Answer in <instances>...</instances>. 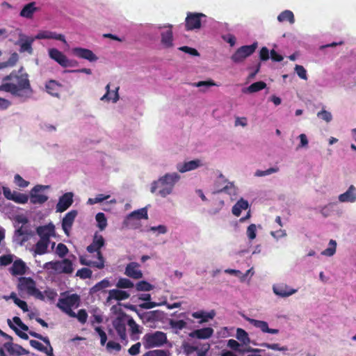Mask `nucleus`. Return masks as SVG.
Here are the masks:
<instances>
[{
	"instance_id": "e433bc0d",
	"label": "nucleus",
	"mask_w": 356,
	"mask_h": 356,
	"mask_svg": "<svg viewBox=\"0 0 356 356\" xmlns=\"http://www.w3.org/2000/svg\"><path fill=\"white\" fill-rule=\"evenodd\" d=\"M113 327L118 332L121 339L124 340L126 339V326L125 324L120 319H117L113 322Z\"/></svg>"
},
{
	"instance_id": "0e129e2a",
	"label": "nucleus",
	"mask_w": 356,
	"mask_h": 356,
	"mask_svg": "<svg viewBox=\"0 0 356 356\" xmlns=\"http://www.w3.org/2000/svg\"><path fill=\"white\" fill-rule=\"evenodd\" d=\"M217 84L211 79L207 81H201L193 83V86L195 87L201 88L204 86L207 88L211 86H215Z\"/></svg>"
},
{
	"instance_id": "49530a36",
	"label": "nucleus",
	"mask_w": 356,
	"mask_h": 356,
	"mask_svg": "<svg viewBox=\"0 0 356 356\" xmlns=\"http://www.w3.org/2000/svg\"><path fill=\"white\" fill-rule=\"evenodd\" d=\"M337 242L336 241L331 239L329 242V247L322 252V254L331 257L333 256L336 252Z\"/></svg>"
},
{
	"instance_id": "bb28decb",
	"label": "nucleus",
	"mask_w": 356,
	"mask_h": 356,
	"mask_svg": "<svg viewBox=\"0 0 356 356\" xmlns=\"http://www.w3.org/2000/svg\"><path fill=\"white\" fill-rule=\"evenodd\" d=\"M201 165L200 161L198 159L190 161L188 162H185L184 163H179L177 166V170L181 172H186L188 171H191L195 170L200 167Z\"/></svg>"
},
{
	"instance_id": "a211bd4d",
	"label": "nucleus",
	"mask_w": 356,
	"mask_h": 356,
	"mask_svg": "<svg viewBox=\"0 0 356 356\" xmlns=\"http://www.w3.org/2000/svg\"><path fill=\"white\" fill-rule=\"evenodd\" d=\"M77 215V211L76 210H72L63 218L62 220V228L65 234L69 236L70 230L72 228L74 219Z\"/></svg>"
},
{
	"instance_id": "c756f323",
	"label": "nucleus",
	"mask_w": 356,
	"mask_h": 356,
	"mask_svg": "<svg viewBox=\"0 0 356 356\" xmlns=\"http://www.w3.org/2000/svg\"><path fill=\"white\" fill-rule=\"evenodd\" d=\"M35 6V2H31L25 5L20 11V16L27 19H31L34 13L38 10V8Z\"/></svg>"
},
{
	"instance_id": "8fccbe9b",
	"label": "nucleus",
	"mask_w": 356,
	"mask_h": 356,
	"mask_svg": "<svg viewBox=\"0 0 356 356\" xmlns=\"http://www.w3.org/2000/svg\"><path fill=\"white\" fill-rule=\"evenodd\" d=\"M63 273H72L73 272V266L72 261L68 259H64L62 261Z\"/></svg>"
},
{
	"instance_id": "6e6552de",
	"label": "nucleus",
	"mask_w": 356,
	"mask_h": 356,
	"mask_svg": "<svg viewBox=\"0 0 356 356\" xmlns=\"http://www.w3.org/2000/svg\"><path fill=\"white\" fill-rule=\"evenodd\" d=\"M257 47V42L250 45H244L238 48L231 56L232 60L235 63L243 62L247 57L252 55Z\"/></svg>"
},
{
	"instance_id": "1a4fd4ad",
	"label": "nucleus",
	"mask_w": 356,
	"mask_h": 356,
	"mask_svg": "<svg viewBox=\"0 0 356 356\" xmlns=\"http://www.w3.org/2000/svg\"><path fill=\"white\" fill-rule=\"evenodd\" d=\"M49 56L63 67H75L77 65L76 61L68 59L63 52L56 48L49 49Z\"/></svg>"
},
{
	"instance_id": "f257e3e1",
	"label": "nucleus",
	"mask_w": 356,
	"mask_h": 356,
	"mask_svg": "<svg viewBox=\"0 0 356 356\" xmlns=\"http://www.w3.org/2000/svg\"><path fill=\"white\" fill-rule=\"evenodd\" d=\"M0 91L9 92L24 100L32 96L33 90L29 74L24 70L23 67L18 70H13L10 74L3 78Z\"/></svg>"
},
{
	"instance_id": "69168bd1",
	"label": "nucleus",
	"mask_w": 356,
	"mask_h": 356,
	"mask_svg": "<svg viewBox=\"0 0 356 356\" xmlns=\"http://www.w3.org/2000/svg\"><path fill=\"white\" fill-rule=\"evenodd\" d=\"M247 235L250 240H253L257 236V227L254 224L250 225L247 228Z\"/></svg>"
},
{
	"instance_id": "393cba45",
	"label": "nucleus",
	"mask_w": 356,
	"mask_h": 356,
	"mask_svg": "<svg viewBox=\"0 0 356 356\" xmlns=\"http://www.w3.org/2000/svg\"><path fill=\"white\" fill-rule=\"evenodd\" d=\"M36 39H55L66 44L65 38L63 34L52 31H42L35 36Z\"/></svg>"
},
{
	"instance_id": "864d4df0",
	"label": "nucleus",
	"mask_w": 356,
	"mask_h": 356,
	"mask_svg": "<svg viewBox=\"0 0 356 356\" xmlns=\"http://www.w3.org/2000/svg\"><path fill=\"white\" fill-rule=\"evenodd\" d=\"M260 346L261 347L267 348L268 349L274 350L286 351L288 350V348L286 346L280 347V345L278 343H261Z\"/></svg>"
},
{
	"instance_id": "c85d7f7f",
	"label": "nucleus",
	"mask_w": 356,
	"mask_h": 356,
	"mask_svg": "<svg viewBox=\"0 0 356 356\" xmlns=\"http://www.w3.org/2000/svg\"><path fill=\"white\" fill-rule=\"evenodd\" d=\"M129 294L124 291H121L119 289H112L108 292V296L107 298V301H110L111 300H123L129 298Z\"/></svg>"
},
{
	"instance_id": "cd10ccee",
	"label": "nucleus",
	"mask_w": 356,
	"mask_h": 356,
	"mask_svg": "<svg viewBox=\"0 0 356 356\" xmlns=\"http://www.w3.org/2000/svg\"><path fill=\"white\" fill-rule=\"evenodd\" d=\"M132 218H136L138 220L140 219H147L148 218V214H147V210L146 208H142L140 209H138L136 211H132L130 213L125 220L123 222V226L124 227V224L127 223L129 220H130Z\"/></svg>"
},
{
	"instance_id": "2eb2a0df",
	"label": "nucleus",
	"mask_w": 356,
	"mask_h": 356,
	"mask_svg": "<svg viewBox=\"0 0 356 356\" xmlns=\"http://www.w3.org/2000/svg\"><path fill=\"white\" fill-rule=\"evenodd\" d=\"M273 290L277 296L282 298L289 297L298 291L297 289H291L284 283L273 285Z\"/></svg>"
},
{
	"instance_id": "473e14b6",
	"label": "nucleus",
	"mask_w": 356,
	"mask_h": 356,
	"mask_svg": "<svg viewBox=\"0 0 356 356\" xmlns=\"http://www.w3.org/2000/svg\"><path fill=\"white\" fill-rule=\"evenodd\" d=\"M249 207V203L247 200L241 198L239 200L237 201V202L233 206L232 211V213L238 217L242 210H246Z\"/></svg>"
},
{
	"instance_id": "c03bdc74",
	"label": "nucleus",
	"mask_w": 356,
	"mask_h": 356,
	"mask_svg": "<svg viewBox=\"0 0 356 356\" xmlns=\"http://www.w3.org/2000/svg\"><path fill=\"white\" fill-rule=\"evenodd\" d=\"M72 54L81 58L89 60V49L81 47H75L72 49Z\"/></svg>"
},
{
	"instance_id": "423d86ee",
	"label": "nucleus",
	"mask_w": 356,
	"mask_h": 356,
	"mask_svg": "<svg viewBox=\"0 0 356 356\" xmlns=\"http://www.w3.org/2000/svg\"><path fill=\"white\" fill-rule=\"evenodd\" d=\"M145 349L161 347L168 343L166 333L161 331L146 333L142 339Z\"/></svg>"
},
{
	"instance_id": "9d476101",
	"label": "nucleus",
	"mask_w": 356,
	"mask_h": 356,
	"mask_svg": "<svg viewBox=\"0 0 356 356\" xmlns=\"http://www.w3.org/2000/svg\"><path fill=\"white\" fill-rule=\"evenodd\" d=\"M205 15L197 13H188L185 20V26L187 31H191L201 27V17Z\"/></svg>"
},
{
	"instance_id": "dca6fc26",
	"label": "nucleus",
	"mask_w": 356,
	"mask_h": 356,
	"mask_svg": "<svg viewBox=\"0 0 356 356\" xmlns=\"http://www.w3.org/2000/svg\"><path fill=\"white\" fill-rule=\"evenodd\" d=\"M140 264L137 262L129 263L126 268L124 274L134 280H139L143 277V272L139 269Z\"/></svg>"
},
{
	"instance_id": "20e7f679",
	"label": "nucleus",
	"mask_w": 356,
	"mask_h": 356,
	"mask_svg": "<svg viewBox=\"0 0 356 356\" xmlns=\"http://www.w3.org/2000/svg\"><path fill=\"white\" fill-rule=\"evenodd\" d=\"M80 296L76 293H65L58 299L57 306L69 316L74 318L76 313L72 311V309L77 308L80 305Z\"/></svg>"
},
{
	"instance_id": "4d7b16f0",
	"label": "nucleus",
	"mask_w": 356,
	"mask_h": 356,
	"mask_svg": "<svg viewBox=\"0 0 356 356\" xmlns=\"http://www.w3.org/2000/svg\"><path fill=\"white\" fill-rule=\"evenodd\" d=\"M68 252V248L67 246L63 243H58L56 249V253L60 257H64Z\"/></svg>"
},
{
	"instance_id": "4c0bfd02",
	"label": "nucleus",
	"mask_w": 356,
	"mask_h": 356,
	"mask_svg": "<svg viewBox=\"0 0 356 356\" xmlns=\"http://www.w3.org/2000/svg\"><path fill=\"white\" fill-rule=\"evenodd\" d=\"M277 20L280 22H289L292 24L295 22L294 15L292 11L286 10L278 15Z\"/></svg>"
},
{
	"instance_id": "338daca9",
	"label": "nucleus",
	"mask_w": 356,
	"mask_h": 356,
	"mask_svg": "<svg viewBox=\"0 0 356 356\" xmlns=\"http://www.w3.org/2000/svg\"><path fill=\"white\" fill-rule=\"evenodd\" d=\"M295 71L300 79L304 80L307 79V71L303 66L296 65L295 67Z\"/></svg>"
},
{
	"instance_id": "2f4dec72",
	"label": "nucleus",
	"mask_w": 356,
	"mask_h": 356,
	"mask_svg": "<svg viewBox=\"0 0 356 356\" xmlns=\"http://www.w3.org/2000/svg\"><path fill=\"white\" fill-rule=\"evenodd\" d=\"M138 299L140 300L146 301L145 302L139 305V307L142 309H149L159 306L161 305L160 303H157L155 302H150L149 300H151V295L149 293L141 294L138 297Z\"/></svg>"
},
{
	"instance_id": "e2e57ef3",
	"label": "nucleus",
	"mask_w": 356,
	"mask_h": 356,
	"mask_svg": "<svg viewBox=\"0 0 356 356\" xmlns=\"http://www.w3.org/2000/svg\"><path fill=\"white\" fill-rule=\"evenodd\" d=\"M33 41V40H26L24 42H22L20 46L21 51H27L29 54H31L33 51V49H32Z\"/></svg>"
},
{
	"instance_id": "37998d69",
	"label": "nucleus",
	"mask_w": 356,
	"mask_h": 356,
	"mask_svg": "<svg viewBox=\"0 0 356 356\" xmlns=\"http://www.w3.org/2000/svg\"><path fill=\"white\" fill-rule=\"evenodd\" d=\"M97 222V227L100 231H103L107 226V219L104 213L99 212L95 216Z\"/></svg>"
},
{
	"instance_id": "5701e85b",
	"label": "nucleus",
	"mask_w": 356,
	"mask_h": 356,
	"mask_svg": "<svg viewBox=\"0 0 356 356\" xmlns=\"http://www.w3.org/2000/svg\"><path fill=\"white\" fill-rule=\"evenodd\" d=\"M339 200L341 202H354L356 201V188L351 185L343 193L339 195Z\"/></svg>"
},
{
	"instance_id": "603ef678",
	"label": "nucleus",
	"mask_w": 356,
	"mask_h": 356,
	"mask_svg": "<svg viewBox=\"0 0 356 356\" xmlns=\"http://www.w3.org/2000/svg\"><path fill=\"white\" fill-rule=\"evenodd\" d=\"M8 324L9 325V327L15 331V332L16 333V334L17 336H19L20 338L24 339V340H27L29 339V336L26 333L24 332H22L20 331L11 321V320L10 319H8Z\"/></svg>"
},
{
	"instance_id": "a878e982",
	"label": "nucleus",
	"mask_w": 356,
	"mask_h": 356,
	"mask_svg": "<svg viewBox=\"0 0 356 356\" xmlns=\"http://www.w3.org/2000/svg\"><path fill=\"white\" fill-rule=\"evenodd\" d=\"M227 346L229 347L231 349L237 351L240 353H259L262 351L261 349L258 348H252L251 347H248L245 349H240V344L238 342L234 339H229L227 341Z\"/></svg>"
},
{
	"instance_id": "c9c22d12",
	"label": "nucleus",
	"mask_w": 356,
	"mask_h": 356,
	"mask_svg": "<svg viewBox=\"0 0 356 356\" xmlns=\"http://www.w3.org/2000/svg\"><path fill=\"white\" fill-rule=\"evenodd\" d=\"M50 242L40 239L34 246L35 254L42 255L47 252Z\"/></svg>"
},
{
	"instance_id": "9b49d317",
	"label": "nucleus",
	"mask_w": 356,
	"mask_h": 356,
	"mask_svg": "<svg viewBox=\"0 0 356 356\" xmlns=\"http://www.w3.org/2000/svg\"><path fill=\"white\" fill-rule=\"evenodd\" d=\"M49 188V186L36 185L34 186L30 194V200L32 204H43L47 200L48 197L44 194L39 193L42 190Z\"/></svg>"
},
{
	"instance_id": "13d9d810",
	"label": "nucleus",
	"mask_w": 356,
	"mask_h": 356,
	"mask_svg": "<svg viewBox=\"0 0 356 356\" xmlns=\"http://www.w3.org/2000/svg\"><path fill=\"white\" fill-rule=\"evenodd\" d=\"M15 184L19 188H26L29 186V182L24 180L19 175L17 174L14 177Z\"/></svg>"
},
{
	"instance_id": "052dcab7",
	"label": "nucleus",
	"mask_w": 356,
	"mask_h": 356,
	"mask_svg": "<svg viewBox=\"0 0 356 356\" xmlns=\"http://www.w3.org/2000/svg\"><path fill=\"white\" fill-rule=\"evenodd\" d=\"M318 118L325 120L326 122H330L332 120V115L330 112L322 110L317 113Z\"/></svg>"
},
{
	"instance_id": "58836bf2",
	"label": "nucleus",
	"mask_w": 356,
	"mask_h": 356,
	"mask_svg": "<svg viewBox=\"0 0 356 356\" xmlns=\"http://www.w3.org/2000/svg\"><path fill=\"white\" fill-rule=\"evenodd\" d=\"M43 267L47 270H53L56 273H63L62 261H49L45 263Z\"/></svg>"
},
{
	"instance_id": "ea45409f",
	"label": "nucleus",
	"mask_w": 356,
	"mask_h": 356,
	"mask_svg": "<svg viewBox=\"0 0 356 356\" xmlns=\"http://www.w3.org/2000/svg\"><path fill=\"white\" fill-rule=\"evenodd\" d=\"M236 339L244 345H248L250 343V339L248 334L242 328H237L236 330Z\"/></svg>"
},
{
	"instance_id": "de8ad7c7",
	"label": "nucleus",
	"mask_w": 356,
	"mask_h": 356,
	"mask_svg": "<svg viewBox=\"0 0 356 356\" xmlns=\"http://www.w3.org/2000/svg\"><path fill=\"white\" fill-rule=\"evenodd\" d=\"M12 200L16 203L25 204L29 200V196L26 194L14 191V195Z\"/></svg>"
},
{
	"instance_id": "6ab92c4d",
	"label": "nucleus",
	"mask_w": 356,
	"mask_h": 356,
	"mask_svg": "<svg viewBox=\"0 0 356 356\" xmlns=\"http://www.w3.org/2000/svg\"><path fill=\"white\" fill-rule=\"evenodd\" d=\"M4 348L10 355H22L29 353V351L18 344L12 343L11 341L4 343Z\"/></svg>"
},
{
	"instance_id": "ddd939ff",
	"label": "nucleus",
	"mask_w": 356,
	"mask_h": 356,
	"mask_svg": "<svg viewBox=\"0 0 356 356\" xmlns=\"http://www.w3.org/2000/svg\"><path fill=\"white\" fill-rule=\"evenodd\" d=\"M74 194L72 192L64 193L59 197L56 204V211L63 212L66 211L73 203Z\"/></svg>"
},
{
	"instance_id": "b1692460",
	"label": "nucleus",
	"mask_w": 356,
	"mask_h": 356,
	"mask_svg": "<svg viewBox=\"0 0 356 356\" xmlns=\"http://www.w3.org/2000/svg\"><path fill=\"white\" fill-rule=\"evenodd\" d=\"M62 88V84L55 80H49L45 84L46 91L51 96L58 97Z\"/></svg>"
},
{
	"instance_id": "6e6d98bb",
	"label": "nucleus",
	"mask_w": 356,
	"mask_h": 356,
	"mask_svg": "<svg viewBox=\"0 0 356 356\" xmlns=\"http://www.w3.org/2000/svg\"><path fill=\"white\" fill-rule=\"evenodd\" d=\"M13 254H4L0 257V266H6L13 262Z\"/></svg>"
},
{
	"instance_id": "f704fd0d",
	"label": "nucleus",
	"mask_w": 356,
	"mask_h": 356,
	"mask_svg": "<svg viewBox=\"0 0 356 356\" xmlns=\"http://www.w3.org/2000/svg\"><path fill=\"white\" fill-rule=\"evenodd\" d=\"M106 92L102 97V99H106L107 100H112L113 102H117L119 99L118 90L119 87H115L114 90H110V84H107L106 86Z\"/></svg>"
},
{
	"instance_id": "09e8293b",
	"label": "nucleus",
	"mask_w": 356,
	"mask_h": 356,
	"mask_svg": "<svg viewBox=\"0 0 356 356\" xmlns=\"http://www.w3.org/2000/svg\"><path fill=\"white\" fill-rule=\"evenodd\" d=\"M118 288L130 289L134 286V283L127 278H120L116 284Z\"/></svg>"
},
{
	"instance_id": "4468645a",
	"label": "nucleus",
	"mask_w": 356,
	"mask_h": 356,
	"mask_svg": "<svg viewBox=\"0 0 356 356\" xmlns=\"http://www.w3.org/2000/svg\"><path fill=\"white\" fill-rule=\"evenodd\" d=\"M245 319L251 325L259 329L264 333H269L273 334H277L279 333L278 329L269 328L268 323L264 321L256 320L250 317H245Z\"/></svg>"
},
{
	"instance_id": "f3484780",
	"label": "nucleus",
	"mask_w": 356,
	"mask_h": 356,
	"mask_svg": "<svg viewBox=\"0 0 356 356\" xmlns=\"http://www.w3.org/2000/svg\"><path fill=\"white\" fill-rule=\"evenodd\" d=\"M131 309L137 312L144 323H154L159 318V311L158 310L138 313L135 306H132Z\"/></svg>"
},
{
	"instance_id": "bf43d9fd",
	"label": "nucleus",
	"mask_w": 356,
	"mask_h": 356,
	"mask_svg": "<svg viewBox=\"0 0 356 356\" xmlns=\"http://www.w3.org/2000/svg\"><path fill=\"white\" fill-rule=\"evenodd\" d=\"M110 286V283L108 280H104L97 284H95L92 289H90V291H92L93 292H97L101 289L107 288Z\"/></svg>"
},
{
	"instance_id": "3c124183",
	"label": "nucleus",
	"mask_w": 356,
	"mask_h": 356,
	"mask_svg": "<svg viewBox=\"0 0 356 356\" xmlns=\"http://www.w3.org/2000/svg\"><path fill=\"white\" fill-rule=\"evenodd\" d=\"M142 356H168V351L162 349L150 350Z\"/></svg>"
},
{
	"instance_id": "f03ea898",
	"label": "nucleus",
	"mask_w": 356,
	"mask_h": 356,
	"mask_svg": "<svg viewBox=\"0 0 356 356\" xmlns=\"http://www.w3.org/2000/svg\"><path fill=\"white\" fill-rule=\"evenodd\" d=\"M179 179L180 176L177 172L167 173L152 184L150 191L154 193L159 189L158 194L165 197L172 193L175 184Z\"/></svg>"
},
{
	"instance_id": "7ed1b4c3",
	"label": "nucleus",
	"mask_w": 356,
	"mask_h": 356,
	"mask_svg": "<svg viewBox=\"0 0 356 356\" xmlns=\"http://www.w3.org/2000/svg\"><path fill=\"white\" fill-rule=\"evenodd\" d=\"M105 245V240L102 235L95 232L92 242L90 243V267L102 269L104 267V258L101 252V248Z\"/></svg>"
},
{
	"instance_id": "f8f14e48",
	"label": "nucleus",
	"mask_w": 356,
	"mask_h": 356,
	"mask_svg": "<svg viewBox=\"0 0 356 356\" xmlns=\"http://www.w3.org/2000/svg\"><path fill=\"white\" fill-rule=\"evenodd\" d=\"M36 233L40 236V239L50 242V237L55 236V226L52 222L38 226L36 228Z\"/></svg>"
},
{
	"instance_id": "412c9836",
	"label": "nucleus",
	"mask_w": 356,
	"mask_h": 356,
	"mask_svg": "<svg viewBox=\"0 0 356 356\" xmlns=\"http://www.w3.org/2000/svg\"><path fill=\"white\" fill-rule=\"evenodd\" d=\"M27 266L22 259H19L13 261L9 271L14 276L22 275L26 273Z\"/></svg>"
},
{
	"instance_id": "a19ab883",
	"label": "nucleus",
	"mask_w": 356,
	"mask_h": 356,
	"mask_svg": "<svg viewBox=\"0 0 356 356\" xmlns=\"http://www.w3.org/2000/svg\"><path fill=\"white\" fill-rule=\"evenodd\" d=\"M170 327L177 333L179 330H181L186 327V322L184 320H173L170 319L169 321Z\"/></svg>"
},
{
	"instance_id": "7c9ffc66",
	"label": "nucleus",
	"mask_w": 356,
	"mask_h": 356,
	"mask_svg": "<svg viewBox=\"0 0 356 356\" xmlns=\"http://www.w3.org/2000/svg\"><path fill=\"white\" fill-rule=\"evenodd\" d=\"M192 316L195 318H199L200 321L199 323H207L209 320L213 319L215 316V312L211 311V312H206L204 311H198L193 312Z\"/></svg>"
},
{
	"instance_id": "39448f33",
	"label": "nucleus",
	"mask_w": 356,
	"mask_h": 356,
	"mask_svg": "<svg viewBox=\"0 0 356 356\" xmlns=\"http://www.w3.org/2000/svg\"><path fill=\"white\" fill-rule=\"evenodd\" d=\"M17 290L36 299L44 300L43 293L36 287L35 281L30 277H20L18 279Z\"/></svg>"
},
{
	"instance_id": "4be33fe9",
	"label": "nucleus",
	"mask_w": 356,
	"mask_h": 356,
	"mask_svg": "<svg viewBox=\"0 0 356 356\" xmlns=\"http://www.w3.org/2000/svg\"><path fill=\"white\" fill-rule=\"evenodd\" d=\"M167 27L169 29L161 33V42L165 48H171L173 47L172 26L169 24Z\"/></svg>"
},
{
	"instance_id": "680f3d73",
	"label": "nucleus",
	"mask_w": 356,
	"mask_h": 356,
	"mask_svg": "<svg viewBox=\"0 0 356 356\" xmlns=\"http://www.w3.org/2000/svg\"><path fill=\"white\" fill-rule=\"evenodd\" d=\"M128 325L130 327L131 334H139L141 331L139 329V325L136 323L133 318H130L127 322Z\"/></svg>"
},
{
	"instance_id": "a18cd8bd",
	"label": "nucleus",
	"mask_w": 356,
	"mask_h": 356,
	"mask_svg": "<svg viewBox=\"0 0 356 356\" xmlns=\"http://www.w3.org/2000/svg\"><path fill=\"white\" fill-rule=\"evenodd\" d=\"M135 287L138 291H149L153 289L154 286L147 281L142 280L136 283Z\"/></svg>"
},
{
	"instance_id": "0eeeda50",
	"label": "nucleus",
	"mask_w": 356,
	"mask_h": 356,
	"mask_svg": "<svg viewBox=\"0 0 356 356\" xmlns=\"http://www.w3.org/2000/svg\"><path fill=\"white\" fill-rule=\"evenodd\" d=\"M29 334L36 339L42 341L47 347L44 346L40 342L36 340H30V345L38 350L46 353L48 356H54L53 353V348L51 346L50 341L47 337H43L40 334H38L33 331H29Z\"/></svg>"
},
{
	"instance_id": "5fc2aeb1",
	"label": "nucleus",
	"mask_w": 356,
	"mask_h": 356,
	"mask_svg": "<svg viewBox=\"0 0 356 356\" xmlns=\"http://www.w3.org/2000/svg\"><path fill=\"white\" fill-rule=\"evenodd\" d=\"M278 170H279V168L277 167L270 168L267 169L266 170H258L255 172V176L264 177V176H266V175H270L274 172H278Z\"/></svg>"
},
{
	"instance_id": "774afa93",
	"label": "nucleus",
	"mask_w": 356,
	"mask_h": 356,
	"mask_svg": "<svg viewBox=\"0 0 356 356\" xmlns=\"http://www.w3.org/2000/svg\"><path fill=\"white\" fill-rule=\"evenodd\" d=\"M179 50H180L184 53L188 54L190 55L194 56H200V54L197 49L190 47H188V46L180 47L179 48Z\"/></svg>"
},
{
	"instance_id": "aec40b11",
	"label": "nucleus",
	"mask_w": 356,
	"mask_h": 356,
	"mask_svg": "<svg viewBox=\"0 0 356 356\" xmlns=\"http://www.w3.org/2000/svg\"><path fill=\"white\" fill-rule=\"evenodd\" d=\"M213 329L211 327H204L201 329L195 330L189 334L191 338H196L199 339H207L210 338L213 334Z\"/></svg>"
},
{
	"instance_id": "79ce46f5",
	"label": "nucleus",
	"mask_w": 356,
	"mask_h": 356,
	"mask_svg": "<svg viewBox=\"0 0 356 356\" xmlns=\"http://www.w3.org/2000/svg\"><path fill=\"white\" fill-rule=\"evenodd\" d=\"M184 353L186 356H196V352L198 350V347L191 345L188 343H184L182 345Z\"/></svg>"
},
{
	"instance_id": "72a5a7b5",
	"label": "nucleus",
	"mask_w": 356,
	"mask_h": 356,
	"mask_svg": "<svg viewBox=\"0 0 356 356\" xmlns=\"http://www.w3.org/2000/svg\"><path fill=\"white\" fill-rule=\"evenodd\" d=\"M267 85L265 82L259 81L252 83L247 88L243 89V93H254L262 90L266 88Z\"/></svg>"
}]
</instances>
